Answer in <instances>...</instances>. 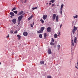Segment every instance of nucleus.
I'll return each instance as SVG.
<instances>
[{
	"label": "nucleus",
	"instance_id": "8",
	"mask_svg": "<svg viewBox=\"0 0 78 78\" xmlns=\"http://www.w3.org/2000/svg\"><path fill=\"white\" fill-rule=\"evenodd\" d=\"M47 15H44L43 16V18L44 20H45L47 19Z\"/></svg>",
	"mask_w": 78,
	"mask_h": 78
},
{
	"label": "nucleus",
	"instance_id": "26",
	"mask_svg": "<svg viewBox=\"0 0 78 78\" xmlns=\"http://www.w3.org/2000/svg\"><path fill=\"white\" fill-rule=\"evenodd\" d=\"M17 37H18L19 39H20V38L21 37V36H20L19 35H17Z\"/></svg>",
	"mask_w": 78,
	"mask_h": 78
},
{
	"label": "nucleus",
	"instance_id": "28",
	"mask_svg": "<svg viewBox=\"0 0 78 78\" xmlns=\"http://www.w3.org/2000/svg\"><path fill=\"white\" fill-rule=\"evenodd\" d=\"M73 17L74 19H75V18H77L78 17V15H76V16H73Z\"/></svg>",
	"mask_w": 78,
	"mask_h": 78
},
{
	"label": "nucleus",
	"instance_id": "23",
	"mask_svg": "<svg viewBox=\"0 0 78 78\" xmlns=\"http://www.w3.org/2000/svg\"><path fill=\"white\" fill-rule=\"evenodd\" d=\"M39 36L40 38H42V34H39Z\"/></svg>",
	"mask_w": 78,
	"mask_h": 78
},
{
	"label": "nucleus",
	"instance_id": "18",
	"mask_svg": "<svg viewBox=\"0 0 78 78\" xmlns=\"http://www.w3.org/2000/svg\"><path fill=\"white\" fill-rule=\"evenodd\" d=\"M50 45H55V43L51 42L50 43Z\"/></svg>",
	"mask_w": 78,
	"mask_h": 78
},
{
	"label": "nucleus",
	"instance_id": "33",
	"mask_svg": "<svg viewBox=\"0 0 78 78\" xmlns=\"http://www.w3.org/2000/svg\"><path fill=\"white\" fill-rule=\"evenodd\" d=\"M17 33V30H16L14 32V34H16Z\"/></svg>",
	"mask_w": 78,
	"mask_h": 78
},
{
	"label": "nucleus",
	"instance_id": "5",
	"mask_svg": "<svg viewBox=\"0 0 78 78\" xmlns=\"http://www.w3.org/2000/svg\"><path fill=\"white\" fill-rule=\"evenodd\" d=\"M10 14L11 16H10V17H11V18H12V17H14V16H15L14 13L13 12H10Z\"/></svg>",
	"mask_w": 78,
	"mask_h": 78
},
{
	"label": "nucleus",
	"instance_id": "13",
	"mask_svg": "<svg viewBox=\"0 0 78 78\" xmlns=\"http://www.w3.org/2000/svg\"><path fill=\"white\" fill-rule=\"evenodd\" d=\"M33 17V16L31 15L30 17L28 18V20H30V19H32V17Z\"/></svg>",
	"mask_w": 78,
	"mask_h": 78
},
{
	"label": "nucleus",
	"instance_id": "24",
	"mask_svg": "<svg viewBox=\"0 0 78 78\" xmlns=\"http://www.w3.org/2000/svg\"><path fill=\"white\" fill-rule=\"evenodd\" d=\"M73 30H75V31H76V30H77V27L74 26V29Z\"/></svg>",
	"mask_w": 78,
	"mask_h": 78
},
{
	"label": "nucleus",
	"instance_id": "40",
	"mask_svg": "<svg viewBox=\"0 0 78 78\" xmlns=\"http://www.w3.org/2000/svg\"><path fill=\"white\" fill-rule=\"evenodd\" d=\"M26 2H27V0H25V1L24 2V3H26Z\"/></svg>",
	"mask_w": 78,
	"mask_h": 78
},
{
	"label": "nucleus",
	"instance_id": "31",
	"mask_svg": "<svg viewBox=\"0 0 78 78\" xmlns=\"http://www.w3.org/2000/svg\"><path fill=\"white\" fill-rule=\"evenodd\" d=\"M55 41V40H54V39L53 38H52L51 39V42H53Z\"/></svg>",
	"mask_w": 78,
	"mask_h": 78
},
{
	"label": "nucleus",
	"instance_id": "1",
	"mask_svg": "<svg viewBox=\"0 0 78 78\" xmlns=\"http://www.w3.org/2000/svg\"><path fill=\"white\" fill-rule=\"evenodd\" d=\"M55 20L57 22H58V19H59V16L57 15L56 17V14H54L52 16V20H55Z\"/></svg>",
	"mask_w": 78,
	"mask_h": 78
},
{
	"label": "nucleus",
	"instance_id": "36",
	"mask_svg": "<svg viewBox=\"0 0 78 78\" xmlns=\"http://www.w3.org/2000/svg\"><path fill=\"white\" fill-rule=\"evenodd\" d=\"M55 5V4H52V6L53 7V6H54Z\"/></svg>",
	"mask_w": 78,
	"mask_h": 78
},
{
	"label": "nucleus",
	"instance_id": "20",
	"mask_svg": "<svg viewBox=\"0 0 78 78\" xmlns=\"http://www.w3.org/2000/svg\"><path fill=\"white\" fill-rule=\"evenodd\" d=\"M49 2H51L52 3H53L55 2V0H51L49 1Z\"/></svg>",
	"mask_w": 78,
	"mask_h": 78
},
{
	"label": "nucleus",
	"instance_id": "34",
	"mask_svg": "<svg viewBox=\"0 0 78 78\" xmlns=\"http://www.w3.org/2000/svg\"><path fill=\"white\" fill-rule=\"evenodd\" d=\"M47 78H51V76H47Z\"/></svg>",
	"mask_w": 78,
	"mask_h": 78
},
{
	"label": "nucleus",
	"instance_id": "37",
	"mask_svg": "<svg viewBox=\"0 0 78 78\" xmlns=\"http://www.w3.org/2000/svg\"><path fill=\"white\" fill-rule=\"evenodd\" d=\"M30 26L31 27H32V28H33V24H30Z\"/></svg>",
	"mask_w": 78,
	"mask_h": 78
},
{
	"label": "nucleus",
	"instance_id": "42",
	"mask_svg": "<svg viewBox=\"0 0 78 78\" xmlns=\"http://www.w3.org/2000/svg\"><path fill=\"white\" fill-rule=\"evenodd\" d=\"M77 66L78 67V61L77 62Z\"/></svg>",
	"mask_w": 78,
	"mask_h": 78
},
{
	"label": "nucleus",
	"instance_id": "4",
	"mask_svg": "<svg viewBox=\"0 0 78 78\" xmlns=\"http://www.w3.org/2000/svg\"><path fill=\"white\" fill-rule=\"evenodd\" d=\"M71 45H72V48H73L74 47V42H73V40L72 39L71 40Z\"/></svg>",
	"mask_w": 78,
	"mask_h": 78
},
{
	"label": "nucleus",
	"instance_id": "35",
	"mask_svg": "<svg viewBox=\"0 0 78 78\" xmlns=\"http://www.w3.org/2000/svg\"><path fill=\"white\" fill-rule=\"evenodd\" d=\"M62 27V24H61L60 26V28H61V27Z\"/></svg>",
	"mask_w": 78,
	"mask_h": 78
},
{
	"label": "nucleus",
	"instance_id": "15",
	"mask_svg": "<svg viewBox=\"0 0 78 78\" xmlns=\"http://www.w3.org/2000/svg\"><path fill=\"white\" fill-rule=\"evenodd\" d=\"M37 33H39V34H41V33H43V32H42L41 30H40L38 31H37Z\"/></svg>",
	"mask_w": 78,
	"mask_h": 78
},
{
	"label": "nucleus",
	"instance_id": "47",
	"mask_svg": "<svg viewBox=\"0 0 78 78\" xmlns=\"http://www.w3.org/2000/svg\"><path fill=\"white\" fill-rule=\"evenodd\" d=\"M73 55V54H72V53H71V55Z\"/></svg>",
	"mask_w": 78,
	"mask_h": 78
},
{
	"label": "nucleus",
	"instance_id": "49",
	"mask_svg": "<svg viewBox=\"0 0 78 78\" xmlns=\"http://www.w3.org/2000/svg\"><path fill=\"white\" fill-rule=\"evenodd\" d=\"M47 4H48V3H47Z\"/></svg>",
	"mask_w": 78,
	"mask_h": 78
},
{
	"label": "nucleus",
	"instance_id": "22",
	"mask_svg": "<svg viewBox=\"0 0 78 78\" xmlns=\"http://www.w3.org/2000/svg\"><path fill=\"white\" fill-rule=\"evenodd\" d=\"M40 21L42 23H43L44 22V21L42 19H41Z\"/></svg>",
	"mask_w": 78,
	"mask_h": 78
},
{
	"label": "nucleus",
	"instance_id": "3",
	"mask_svg": "<svg viewBox=\"0 0 78 78\" xmlns=\"http://www.w3.org/2000/svg\"><path fill=\"white\" fill-rule=\"evenodd\" d=\"M23 17V15H20L18 17V21L19 22H20L22 20V19Z\"/></svg>",
	"mask_w": 78,
	"mask_h": 78
},
{
	"label": "nucleus",
	"instance_id": "10",
	"mask_svg": "<svg viewBox=\"0 0 78 78\" xmlns=\"http://www.w3.org/2000/svg\"><path fill=\"white\" fill-rule=\"evenodd\" d=\"M23 13V11H21L19 12L18 15V16H20V15H22Z\"/></svg>",
	"mask_w": 78,
	"mask_h": 78
},
{
	"label": "nucleus",
	"instance_id": "16",
	"mask_svg": "<svg viewBox=\"0 0 78 78\" xmlns=\"http://www.w3.org/2000/svg\"><path fill=\"white\" fill-rule=\"evenodd\" d=\"M58 47V50H59V48H61V46H60V45L59 44H58L57 45Z\"/></svg>",
	"mask_w": 78,
	"mask_h": 78
},
{
	"label": "nucleus",
	"instance_id": "2",
	"mask_svg": "<svg viewBox=\"0 0 78 78\" xmlns=\"http://www.w3.org/2000/svg\"><path fill=\"white\" fill-rule=\"evenodd\" d=\"M64 7V5L63 4H62V5L61 6V8H60V9L59 11V13L61 15H62V8L63 7Z\"/></svg>",
	"mask_w": 78,
	"mask_h": 78
},
{
	"label": "nucleus",
	"instance_id": "30",
	"mask_svg": "<svg viewBox=\"0 0 78 78\" xmlns=\"http://www.w3.org/2000/svg\"><path fill=\"white\" fill-rule=\"evenodd\" d=\"M44 37H45V38H46V37H47V34H46V33H45L44 34Z\"/></svg>",
	"mask_w": 78,
	"mask_h": 78
},
{
	"label": "nucleus",
	"instance_id": "48",
	"mask_svg": "<svg viewBox=\"0 0 78 78\" xmlns=\"http://www.w3.org/2000/svg\"><path fill=\"white\" fill-rule=\"evenodd\" d=\"M1 64V62H0V65Z\"/></svg>",
	"mask_w": 78,
	"mask_h": 78
},
{
	"label": "nucleus",
	"instance_id": "7",
	"mask_svg": "<svg viewBox=\"0 0 78 78\" xmlns=\"http://www.w3.org/2000/svg\"><path fill=\"white\" fill-rule=\"evenodd\" d=\"M16 21H17V20L16 19H14L12 20V22L14 24H16Z\"/></svg>",
	"mask_w": 78,
	"mask_h": 78
},
{
	"label": "nucleus",
	"instance_id": "45",
	"mask_svg": "<svg viewBox=\"0 0 78 78\" xmlns=\"http://www.w3.org/2000/svg\"><path fill=\"white\" fill-rule=\"evenodd\" d=\"M18 25H20V22L18 23Z\"/></svg>",
	"mask_w": 78,
	"mask_h": 78
},
{
	"label": "nucleus",
	"instance_id": "6",
	"mask_svg": "<svg viewBox=\"0 0 78 78\" xmlns=\"http://www.w3.org/2000/svg\"><path fill=\"white\" fill-rule=\"evenodd\" d=\"M51 28L50 27H48L47 29V31L48 32H51Z\"/></svg>",
	"mask_w": 78,
	"mask_h": 78
},
{
	"label": "nucleus",
	"instance_id": "19",
	"mask_svg": "<svg viewBox=\"0 0 78 78\" xmlns=\"http://www.w3.org/2000/svg\"><path fill=\"white\" fill-rule=\"evenodd\" d=\"M54 38H57V34H55L54 35Z\"/></svg>",
	"mask_w": 78,
	"mask_h": 78
},
{
	"label": "nucleus",
	"instance_id": "9",
	"mask_svg": "<svg viewBox=\"0 0 78 78\" xmlns=\"http://www.w3.org/2000/svg\"><path fill=\"white\" fill-rule=\"evenodd\" d=\"M23 35L25 36H27V35H28V33L27 32H24L23 33Z\"/></svg>",
	"mask_w": 78,
	"mask_h": 78
},
{
	"label": "nucleus",
	"instance_id": "27",
	"mask_svg": "<svg viewBox=\"0 0 78 78\" xmlns=\"http://www.w3.org/2000/svg\"><path fill=\"white\" fill-rule=\"evenodd\" d=\"M13 12H14V13H15V14H17V11H13Z\"/></svg>",
	"mask_w": 78,
	"mask_h": 78
},
{
	"label": "nucleus",
	"instance_id": "43",
	"mask_svg": "<svg viewBox=\"0 0 78 78\" xmlns=\"http://www.w3.org/2000/svg\"><path fill=\"white\" fill-rule=\"evenodd\" d=\"M75 68H76V69H78V67H77V66H75Z\"/></svg>",
	"mask_w": 78,
	"mask_h": 78
},
{
	"label": "nucleus",
	"instance_id": "38",
	"mask_svg": "<svg viewBox=\"0 0 78 78\" xmlns=\"http://www.w3.org/2000/svg\"><path fill=\"white\" fill-rule=\"evenodd\" d=\"M60 34H61V32H59L58 33V35H60Z\"/></svg>",
	"mask_w": 78,
	"mask_h": 78
},
{
	"label": "nucleus",
	"instance_id": "39",
	"mask_svg": "<svg viewBox=\"0 0 78 78\" xmlns=\"http://www.w3.org/2000/svg\"><path fill=\"white\" fill-rule=\"evenodd\" d=\"M9 37V35H8V36L6 37L7 38H8V37Z\"/></svg>",
	"mask_w": 78,
	"mask_h": 78
},
{
	"label": "nucleus",
	"instance_id": "12",
	"mask_svg": "<svg viewBox=\"0 0 78 78\" xmlns=\"http://www.w3.org/2000/svg\"><path fill=\"white\" fill-rule=\"evenodd\" d=\"M44 29H45V27H41V30L43 32V31H44Z\"/></svg>",
	"mask_w": 78,
	"mask_h": 78
},
{
	"label": "nucleus",
	"instance_id": "17",
	"mask_svg": "<svg viewBox=\"0 0 78 78\" xmlns=\"http://www.w3.org/2000/svg\"><path fill=\"white\" fill-rule=\"evenodd\" d=\"M40 63L41 64H44V61H42L40 62Z\"/></svg>",
	"mask_w": 78,
	"mask_h": 78
},
{
	"label": "nucleus",
	"instance_id": "29",
	"mask_svg": "<svg viewBox=\"0 0 78 78\" xmlns=\"http://www.w3.org/2000/svg\"><path fill=\"white\" fill-rule=\"evenodd\" d=\"M75 30L73 29V30L72 31V33H73V34H75Z\"/></svg>",
	"mask_w": 78,
	"mask_h": 78
},
{
	"label": "nucleus",
	"instance_id": "25",
	"mask_svg": "<svg viewBox=\"0 0 78 78\" xmlns=\"http://www.w3.org/2000/svg\"><path fill=\"white\" fill-rule=\"evenodd\" d=\"M37 9V7H34L32 8L33 10L36 9Z\"/></svg>",
	"mask_w": 78,
	"mask_h": 78
},
{
	"label": "nucleus",
	"instance_id": "44",
	"mask_svg": "<svg viewBox=\"0 0 78 78\" xmlns=\"http://www.w3.org/2000/svg\"><path fill=\"white\" fill-rule=\"evenodd\" d=\"M32 25H34V22Z\"/></svg>",
	"mask_w": 78,
	"mask_h": 78
},
{
	"label": "nucleus",
	"instance_id": "32",
	"mask_svg": "<svg viewBox=\"0 0 78 78\" xmlns=\"http://www.w3.org/2000/svg\"><path fill=\"white\" fill-rule=\"evenodd\" d=\"M10 33L12 34L13 33H14V31H13V30H11L10 31Z\"/></svg>",
	"mask_w": 78,
	"mask_h": 78
},
{
	"label": "nucleus",
	"instance_id": "14",
	"mask_svg": "<svg viewBox=\"0 0 78 78\" xmlns=\"http://www.w3.org/2000/svg\"><path fill=\"white\" fill-rule=\"evenodd\" d=\"M17 9V7H14L13 9H12V11H14V10H16Z\"/></svg>",
	"mask_w": 78,
	"mask_h": 78
},
{
	"label": "nucleus",
	"instance_id": "46",
	"mask_svg": "<svg viewBox=\"0 0 78 78\" xmlns=\"http://www.w3.org/2000/svg\"><path fill=\"white\" fill-rule=\"evenodd\" d=\"M54 47H55V48H56V46H54Z\"/></svg>",
	"mask_w": 78,
	"mask_h": 78
},
{
	"label": "nucleus",
	"instance_id": "11",
	"mask_svg": "<svg viewBox=\"0 0 78 78\" xmlns=\"http://www.w3.org/2000/svg\"><path fill=\"white\" fill-rule=\"evenodd\" d=\"M48 54H51V51L50 49H48Z\"/></svg>",
	"mask_w": 78,
	"mask_h": 78
},
{
	"label": "nucleus",
	"instance_id": "41",
	"mask_svg": "<svg viewBox=\"0 0 78 78\" xmlns=\"http://www.w3.org/2000/svg\"><path fill=\"white\" fill-rule=\"evenodd\" d=\"M51 4V3L50 2L49 3V5H50Z\"/></svg>",
	"mask_w": 78,
	"mask_h": 78
},
{
	"label": "nucleus",
	"instance_id": "21",
	"mask_svg": "<svg viewBox=\"0 0 78 78\" xmlns=\"http://www.w3.org/2000/svg\"><path fill=\"white\" fill-rule=\"evenodd\" d=\"M77 39V38H76V37H75L74 39V43H76V42Z\"/></svg>",
	"mask_w": 78,
	"mask_h": 78
}]
</instances>
